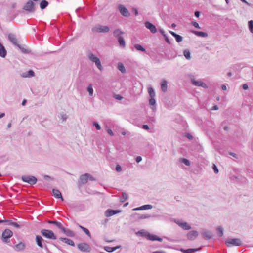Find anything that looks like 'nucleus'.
I'll list each match as a JSON object with an SVG mask.
<instances>
[{
  "mask_svg": "<svg viewBox=\"0 0 253 253\" xmlns=\"http://www.w3.org/2000/svg\"><path fill=\"white\" fill-rule=\"evenodd\" d=\"M192 33L198 37H203V38L207 37L208 36V33L204 32L193 31Z\"/></svg>",
  "mask_w": 253,
  "mask_h": 253,
  "instance_id": "5701e85b",
  "label": "nucleus"
},
{
  "mask_svg": "<svg viewBox=\"0 0 253 253\" xmlns=\"http://www.w3.org/2000/svg\"><path fill=\"white\" fill-rule=\"evenodd\" d=\"M184 136L186 137L187 139H190V133H185L184 134Z\"/></svg>",
  "mask_w": 253,
  "mask_h": 253,
  "instance_id": "774afa93",
  "label": "nucleus"
},
{
  "mask_svg": "<svg viewBox=\"0 0 253 253\" xmlns=\"http://www.w3.org/2000/svg\"><path fill=\"white\" fill-rule=\"evenodd\" d=\"M41 234L45 238L51 239L56 240L57 236L55 235L53 231L48 229H43L41 230Z\"/></svg>",
  "mask_w": 253,
  "mask_h": 253,
  "instance_id": "7ed1b4c3",
  "label": "nucleus"
},
{
  "mask_svg": "<svg viewBox=\"0 0 253 253\" xmlns=\"http://www.w3.org/2000/svg\"><path fill=\"white\" fill-rule=\"evenodd\" d=\"M87 91L88 92L89 96H93V89L91 84H89L87 87Z\"/></svg>",
  "mask_w": 253,
  "mask_h": 253,
  "instance_id": "f704fd0d",
  "label": "nucleus"
},
{
  "mask_svg": "<svg viewBox=\"0 0 253 253\" xmlns=\"http://www.w3.org/2000/svg\"><path fill=\"white\" fill-rule=\"evenodd\" d=\"M121 212V210H113V209H107L105 212V215L106 217H110L115 214H118Z\"/></svg>",
  "mask_w": 253,
  "mask_h": 253,
  "instance_id": "9d476101",
  "label": "nucleus"
},
{
  "mask_svg": "<svg viewBox=\"0 0 253 253\" xmlns=\"http://www.w3.org/2000/svg\"><path fill=\"white\" fill-rule=\"evenodd\" d=\"M148 92L150 97H154L155 96V92L152 87L149 86L148 87Z\"/></svg>",
  "mask_w": 253,
  "mask_h": 253,
  "instance_id": "473e14b6",
  "label": "nucleus"
},
{
  "mask_svg": "<svg viewBox=\"0 0 253 253\" xmlns=\"http://www.w3.org/2000/svg\"><path fill=\"white\" fill-rule=\"evenodd\" d=\"M192 83L196 86H201L203 88H207V85L201 81H196L195 80H192Z\"/></svg>",
  "mask_w": 253,
  "mask_h": 253,
  "instance_id": "412c9836",
  "label": "nucleus"
},
{
  "mask_svg": "<svg viewBox=\"0 0 253 253\" xmlns=\"http://www.w3.org/2000/svg\"><path fill=\"white\" fill-rule=\"evenodd\" d=\"M249 27L250 31L253 33V21L251 20L249 22Z\"/></svg>",
  "mask_w": 253,
  "mask_h": 253,
  "instance_id": "c03bdc74",
  "label": "nucleus"
},
{
  "mask_svg": "<svg viewBox=\"0 0 253 253\" xmlns=\"http://www.w3.org/2000/svg\"><path fill=\"white\" fill-rule=\"evenodd\" d=\"M134 47L137 50L141 51L142 52H145L146 51L145 49L139 44H135L134 45Z\"/></svg>",
  "mask_w": 253,
  "mask_h": 253,
  "instance_id": "e433bc0d",
  "label": "nucleus"
},
{
  "mask_svg": "<svg viewBox=\"0 0 253 253\" xmlns=\"http://www.w3.org/2000/svg\"><path fill=\"white\" fill-rule=\"evenodd\" d=\"M177 224L179 225L180 226H181L183 229L185 230H189L190 229V225H189L187 223L184 222V223H180V222H177Z\"/></svg>",
  "mask_w": 253,
  "mask_h": 253,
  "instance_id": "2f4dec72",
  "label": "nucleus"
},
{
  "mask_svg": "<svg viewBox=\"0 0 253 253\" xmlns=\"http://www.w3.org/2000/svg\"><path fill=\"white\" fill-rule=\"evenodd\" d=\"M35 3L31 0H29L24 5L23 9L27 11L32 12L35 10Z\"/></svg>",
  "mask_w": 253,
  "mask_h": 253,
  "instance_id": "6e6552de",
  "label": "nucleus"
},
{
  "mask_svg": "<svg viewBox=\"0 0 253 253\" xmlns=\"http://www.w3.org/2000/svg\"><path fill=\"white\" fill-rule=\"evenodd\" d=\"M201 234L202 236L207 240L211 239L212 236V233L211 231L206 229H203L202 231Z\"/></svg>",
  "mask_w": 253,
  "mask_h": 253,
  "instance_id": "4468645a",
  "label": "nucleus"
},
{
  "mask_svg": "<svg viewBox=\"0 0 253 253\" xmlns=\"http://www.w3.org/2000/svg\"><path fill=\"white\" fill-rule=\"evenodd\" d=\"M22 76L24 78L32 77L34 76V72L32 70H29L27 72L23 73Z\"/></svg>",
  "mask_w": 253,
  "mask_h": 253,
  "instance_id": "cd10ccee",
  "label": "nucleus"
},
{
  "mask_svg": "<svg viewBox=\"0 0 253 253\" xmlns=\"http://www.w3.org/2000/svg\"><path fill=\"white\" fill-rule=\"evenodd\" d=\"M88 181V173H85L82 175L79 178L78 181V184L79 185L82 184H84Z\"/></svg>",
  "mask_w": 253,
  "mask_h": 253,
  "instance_id": "ddd939ff",
  "label": "nucleus"
},
{
  "mask_svg": "<svg viewBox=\"0 0 253 253\" xmlns=\"http://www.w3.org/2000/svg\"><path fill=\"white\" fill-rule=\"evenodd\" d=\"M217 234L219 237H221L223 235V229L221 226H218L216 229Z\"/></svg>",
  "mask_w": 253,
  "mask_h": 253,
  "instance_id": "ea45409f",
  "label": "nucleus"
},
{
  "mask_svg": "<svg viewBox=\"0 0 253 253\" xmlns=\"http://www.w3.org/2000/svg\"><path fill=\"white\" fill-rule=\"evenodd\" d=\"M12 235L13 232L10 229H6L2 233L1 239L4 243H9L10 242L9 239Z\"/></svg>",
  "mask_w": 253,
  "mask_h": 253,
  "instance_id": "20e7f679",
  "label": "nucleus"
},
{
  "mask_svg": "<svg viewBox=\"0 0 253 253\" xmlns=\"http://www.w3.org/2000/svg\"><path fill=\"white\" fill-rule=\"evenodd\" d=\"M48 5V2L47 1L45 0H42L40 3V8L42 9H44Z\"/></svg>",
  "mask_w": 253,
  "mask_h": 253,
  "instance_id": "7c9ffc66",
  "label": "nucleus"
},
{
  "mask_svg": "<svg viewBox=\"0 0 253 253\" xmlns=\"http://www.w3.org/2000/svg\"><path fill=\"white\" fill-rule=\"evenodd\" d=\"M115 170L117 171V172H120L122 170V168L121 167L120 165H117L116 166V168H115Z\"/></svg>",
  "mask_w": 253,
  "mask_h": 253,
  "instance_id": "3c124183",
  "label": "nucleus"
},
{
  "mask_svg": "<svg viewBox=\"0 0 253 253\" xmlns=\"http://www.w3.org/2000/svg\"><path fill=\"white\" fill-rule=\"evenodd\" d=\"M25 247V244L23 242H20L19 244L16 245L15 246V249L18 251L24 250Z\"/></svg>",
  "mask_w": 253,
  "mask_h": 253,
  "instance_id": "c85d7f7f",
  "label": "nucleus"
},
{
  "mask_svg": "<svg viewBox=\"0 0 253 253\" xmlns=\"http://www.w3.org/2000/svg\"><path fill=\"white\" fill-rule=\"evenodd\" d=\"M61 230L67 236L73 237L75 236L74 232L70 229L65 228L64 226L62 228Z\"/></svg>",
  "mask_w": 253,
  "mask_h": 253,
  "instance_id": "dca6fc26",
  "label": "nucleus"
},
{
  "mask_svg": "<svg viewBox=\"0 0 253 253\" xmlns=\"http://www.w3.org/2000/svg\"><path fill=\"white\" fill-rule=\"evenodd\" d=\"M212 169H213L215 173L217 174L218 173L219 171H218V168L215 164H214V163L212 164Z\"/></svg>",
  "mask_w": 253,
  "mask_h": 253,
  "instance_id": "49530a36",
  "label": "nucleus"
},
{
  "mask_svg": "<svg viewBox=\"0 0 253 253\" xmlns=\"http://www.w3.org/2000/svg\"><path fill=\"white\" fill-rule=\"evenodd\" d=\"M35 242L38 247L41 248H44L46 251L48 250L47 246L45 243H48L46 240H44L40 235H36L35 237Z\"/></svg>",
  "mask_w": 253,
  "mask_h": 253,
  "instance_id": "f03ea898",
  "label": "nucleus"
},
{
  "mask_svg": "<svg viewBox=\"0 0 253 253\" xmlns=\"http://www.w3.org/2000/svg\"><path fill=\"white\" fill-rule=\"evenodd\" d=\"M161 88L163 92H166L167 90V82L166 80H163L161 83Z\"/></svg>",
  "mask_w": 253,
  "mask_h": 253,
  "instance_id": "a878e982",
  "label": "nucleus"
},
{
  "mask_svg": "<svg viewBox=\"0 0 253 253\" xmlns=\"http://www.w3.org/2000/svg\"><path fill=\"white\" fill-rule=\"evenodd\" d=\"M89 179L90 181H95V179L90 174L88 173V180Z\"/></svg>",
  "mask_w": 253,
  "mask_h": 253,
  "instance_id": "bf43d9fd",
  "label": "nucleus"
},
{
  "mask_svg": "<svg viewBox=\"0 0 253 253\" xmlns=\"http://www.w3.org/2000/svg\"><path fill=\"white\" fill-rule=\"evenodd\" d=\"M22 180L32 185L36 183L37 179L34 176L24 175L22 177Z\"/></svg>",
  "mask_w": 253,
  "mask_h": 253,
  "instance_id": "39448f33",
  "label": "nucleus"
},
{
  "mask_svg": "<svg viewBox=\"0 0 253 253\" xmlns=\"http://www.w3.org/2000/svg\"><path fill=\"white\" fill-rule=\"evenodd\" d=\"M138 219H145V214H141V215H138Z\"/></svg>",
  "mask_w": 253,
  "mask_h": 253,
  "instance_id": "052dcab7",
  "label": "nucleus"
},
{
  "mask_svg": "<svg viewBox=\"0 0 253 253\" xmlns=\"http://www.w3.org/2000/svg\"><path fill=\"white\" fill-rule=\"evenodd\" d=\"M87 56L88 59L90 61L94 63L95 64L97 68L100 71H101L103 70L102 66L101 65L100 60L98 57H97L96 56H95L94 54H93L90 51L88 52Z\"/></svg>",
  "mask_w": 253,
  "mask_h": 253,
  "instance_id": "f257e3e1",
  "label": "nucleus"
},
{
  "mask_svg": "<svg viewBox=\"0 0 253 253\" xmlns=\"http://www.w3.org/2000/svg\"><path fill=\"white\" fill-rule=\"evenodd\" d=\"M47 223H48V224H54V225H55L58 228H59L60 230L62 229V228L63 226L60 222H58L57 221L48 220L47 221Z\"/></svg>",
  "mask_w": 253,
  "mask_h": 253,
  "instance_id": "4be33fe9",
  "label": "nucleus"
},
{
  "mask_svg": "<svg viewBox=\"0 0 253 253\" xmlns=\"http://www.w3.org/2000/svg\"><path fill=\"white\" fill-rule=\"evenodd\" d=\"M110 28L107 26L98 25L95 28L97 32L106 33L109 31Z\"/></svg>",
  "mask_w": 253,
  "mask_h": 253,
  "instance_id": "9b49d317",
  "label": "nucleus"
},
{
  "mask_svg": "<svg viewBox=\"0 0 253 253\" xmlns=\"http://www.w3.org/2000/svg\"><path fill=\"white\" fill-rule=\"evenodd\" d=\"M118 69L119 71H120L122 73H125L126 72V70L125 67L123 64L121 63H119L118 64Z\"/></svg>",
  "mask_w": 253,
  "mask_h": 253,
  "instance_id": "c9c22d12",
  "label": "nucleus"
},
{
  "mask_svg": "<svg viewBox=\"0 0 253 253\" xmlns=\"http://www.w3.org/2000/svg\"><path fill=\"white\" fill-rule=\"evenodd\" d=\"M59 240L72 246H75L74 241L71 239H68L67 238L60 237L59 238Z\"/></svg>",
  "mask_w": 253,
  "mask_h": 253,
  "instance_id": "aec40b11",
  "label": "nucleus"
},
{
  "mask_svg": "<svg viewBox=\"0 0 253 253\" xmlns=\"http://www.w3.org/2000/svg\"><path fill=\"white\" fill-rule=\"evenodd\" d=\"M77 246L78 249L81 251L83 252L89 253L91 250L90 246L88 244L85 243L78 244Z\"/></svg>",
  "mask_w": 253,
  "mask_h": 253,
  "instance_id": "0eeeda50",
  "label": "nucleus"
},
{
  "mask_svg": "<svg viewBox=\"0 0 253 253\" xmlns=\"http://www.w3.org/2000/svg\"><path fill=\"white\" fill-rule=\"evenodd\" d=\"M144 25L146 28L149 29L152 33L154 34L157 32L156 26L151 22L146 21L144 23Z\"/></svg>",
  "mask_w": 253,
  "mask_h": 253,
  "instance_id": "1a4fd4ad",
  "label": "nucleus"
},
{
  "mask_svg": "<svg viewBox=\"0 0 253 253\" xmlns=\"http://www.w3.org/2000/svg\"><path fill=\"white\" fill-rule=\"evenodd\" d=\"M149 232L144 231L143 230H141L137 232L136 233V234L139 235L141 237H145L146 238H147L148 234Z\"/></svg>",
  "mask_w": 253,
  "mask_h": 253,
  "instance_id": "c756f323",
  "label": "nucleus"
},
{
  "mask_svg": "<svg viewBox=\"0 0 253 253\" xmlns=\"http://www.w3.org/2000/svg\"><path fill=\"white\" fill-rule=\"evenodd\" d=\"M184 55L187 59H190V51L188 50H185L184 52Z\"/></svg>",
  "mask_w": 253,
  "mask_h": 253,
  "instance_id": "de8ad7c7",
  "label": "nucleus"
},
{
  "mask_svg": "<svg viewBox=\"0 0 253 253\" xmlns=\"http://www.w3.org/2000/svg\"><path fill=\"white\" fill-rule=\"evenodd\" d=\"M44 178L45 179H47V180H48V179L52 180L53 179V178L52 177H51L50 176L47 175H45L44 176Z\"/></svg>",
  "mask_w": 253,
  "mask_h": 253,
  "instance_id": "e2e57ef3",
  "label": "nucleus"
},
{
  "mask_svg": "<svg viewBox=\"0 0 253 253\" xmlns=\"http://www.w3.org/2000/svg\"><path fill=\"white\" fill-rule=\"evenodd\" d=\"M19 48L21 49V50L23 53H27L29 52V50L28 49H26L23 47H21L20 46V47H19Z\"/></svg>",
  "mask_w": 253,
  "mask_h": 253,
  "instance_id": "4d7b16f0",
  "label": "nucleus"
},
{
  "mask_svg": "<svg viewBox=\"0 0 253 253\" xmlns=\"http://www.w3.org/2000/svg\"><path fill=\"white\" fill-rule=\"evenodd\" d=\"M52 193L54 195V196L58 199H61L62 201H64V199L62 196L61 193L60 191L56 189H52Z\"/></svg>",
  "mask_w": 253,
  "mask_h": 253,
  "instance_id": "a211bd4d",
  "label": "nucleus"
},
{
  "mask_svg": "<svg viewBox=\"0 0 253 253\" xmlns=\"http://www.w3.org/2000/svg\"><path fill=\"white\" fill-rule=\"evenodd\" d=\"M201 249V247H199L198 248H191V253H194L196 251L200 250Z\"/></svg>",
  "mask_w": 253,
  "mask_h": 253,
  "instance_id": "603ef678",
  "label": "nucleus"
},
{
  "mask_svg": "<svg viewBox=\"0 0 253 253\" xmlns=\"http://www.w3.org/2000/svg\"><path fill=\"white\" fill-rule=\"evenodd\" d=\"M225 243L228 247L231 246H240L242 245V242L238 238L229 239L226 241Z\"/></svg>",
  "mask_w": 253,
  "mask_h": 253,
  "instance_id": "423d86ee",
  "label": "nucleus"
},
{
  "mask_svg": "<svg viewBox=\"0 0 253 253\" xmlns=\"http://www.w3.org/2000/svg\"><path fill=\"white\" fill-rule=\"evenodd\" d=\"M142 128L145 130H148L149 129V127L147 125H144L142 126Z\"/></svg>",
  "mask_w": 253,
  "mask_h": 253,
  "instance_id": "0e129e2a",
  "label": "nucleus"
},
{
  "mask_svg": "<svg viewBox=\"0 0 253 253\" xmlns=\"http://www.w3.org/2000/svg\"><path fill=\"white\" fill-rule=\"evenodd\" d=\"M192 24L193 25V26H194L195 27L197 28L198 29L201 28L199 26L198 23H197L196 22H192Z\"/></svg>",
  "mask_w": 253,
  "mask_h": 253,
  "instance_id": "6e6d98bb",
  "label": "nucleus"
},
{
  "mask_svg": "<svg viewBox=\"0 0 253 253\" xmlns=\"http://www.w3.org/2000/svg\"><path fill=\"white\" fill-rule=\"evenodd\" d=\"M118 41L119 43L120 46L121 47L124 48L125 47L126 43H125V41L123 37L119 36V37L118 38Z\"/></svg>",
  "mask_w": 253,
  "mask_h": 253,
  "instance_id": "bb28decb",
  "label": "nucleus"
},
{
  "mask_svg": "<svg viewBox=\"0 0 253 253\" xmlns=\"http://www.w3.org/2000/svg\"><path fill=\"white\" fill-rule=\"evenodd\" d=\"M145 218H150V217H156V215H151V214H145Z\"/></svg>",
  "mask_w": 253,
  "mask_h": 253,
  "instance_id": "680f3d73",
  "label": "nucleus"
},
{
  "mask_svg": "<svg viewBox=\"0 0 253 253\" xmlns=\"http://www.w3.org/2000/svg\"><path fill=\"white\" fill-rule=\"evenodd\" d=\"M6 55L7 51L4 46L0 42V57L1 58H5Z\"/></svg>",
  "mask_w": 253,
  "mask_h": 253,
  "instance_id": "6ab92c4d",
  "label": "nucleus"
},
{
  "mask_svg": "<svg viewBox=\"0 0 253 253\" xmlns=\"http://www.w3.org/2000/svg\"><path fill=\"white\" fill-rule=\"evenodd\" d=\"M8 38L12 44L20 47V45L18 43L16 37L15 35L13 34H9L8 36Z\"/></svg>",
  "mask_w": 253,
  "mask_h": 253,
  "instance_id": "f8f14e48",
  "label": "nucleus"
},
{
  "mask_svg": "<svg viewBox=\"0 0 253 253\" xmlns=\"http://www.w3.org/2000/svg\"><path fill=\"white\" fill-rule=\"evenodd\" d=\"M181 163L185 164L186 166H190L189 159H181Z\"/></svg>",
  "mask_w": 253,
  "mask_h": 253,
  "instance_id": "a18cd8bd",
  "label": "nucleus"
},
{
  "mask_svg": "<svg viewBox=\"0 0 253 253\" xmlns=\"http://www.w3.org/2000/svg\"><path fill=\"white\" fill-rule=\"evenodd\" d=\"M114 97H115V99H116L117 100H121L123 98V97L121 96V95H119V94H115L114 95Z\"/></svg>",
  "mask_w": 253,
  "mask_h": 253,
  "instance_id": "5fc2aeb1",
  "label": "nucleus"
},
{
  "mask_svg": "<svg viewBox=\"0 0 253 253\" xmlns=\"http://www.w3.org/2000/svg\"><path fill=\"white\" fill-rule=\"evenodd\" d=\"M175 38L178 42H180L182 41V37L178 34L175 37Z\"/></svg>",
  "mask_w": 253,
  "mask_h": 253,
  "instance_id": "8fccbe9b",
  "label": "nucleus"
},
{
  "mask_svg": "<svg viewBox=\"0 0 253 253\" xmlns=\"http://www.w3.org/2000/svg\"><path fill=\"white\" fill-rule=\"evenodd\" d=\"M159 31L160 33V34L163 36V37H166V34H165V31L162 29V28H159Z\"/></svg>",
  "mask_w": 253,
  "mask_h": 253,
  "instance_id": "864d4df0",
  "label": "nucleus"
},
{
  "mask_svg": "<svg viewBox=\"0 0 253 253\" xmlns=\"http://www.w3.org/2000/svg\"><path fill=\"white\" fill-rule=\"evenodd\" d=\"M149 103L151 106H154L156 104V100L154 97H150L149 100Z\"/></svg>",
  "mask_w": 253,
  "mask_h": 253,
  "instance_id": "79ce46f5",
  "label": "nucleus"
},
{
  "mask_svg": "<svg viewBox=\"0 0 253 253\" xmlns=\"http://www.w3.org/2000/svg\"><path fill=\"white\" fill-rule=\"evenodd\" d=\"M198 235V233L197 231H191V240H194Z\"/></svg>",
  "mask_w": 253,
  "mask_h": 253,
  "instance_id": "4c0bfd02",
  "label": "nucleus"
},
{
  "mask_svg": "<svg viewBox=\"0 0 253 253\" xmlns=\"http://www.w3.org/2000/svg\"><path fill=\"white\" fill-rule=\"evenodd\" d=\"M114 36L115 37H119V36H121V35L124 34V32L120 30V29H116L114 32Z\"/></svg>",
  "mask_w": 253,
  "mask_h": 253,
  "instance_id": "72a5a7b5",
  "label": "nucleus"
},
{
  "mask_svg": "<svg viewBox=\"0 0 253 253\" xmlns=\"http://www.w3.org/2000/svg\"><path fill=\"white\" fill-rule=\"evenodd\" d=\"M7 221H8L6 223H8V225L13 226L16 228H20L23 226V224H19L18 223L13 222L11 220H7Z\"/></svg>",
  "mask_w": 253,
  "mask_h": 253,
  "instance_id": "b1692460",
  "label": "nucleus"
},
{
  "mask_svg": "<svg viewBox=\"0 0 253 253\" xmlns=\"http://www.w3.org/2000/svg\"><path fill=\"white\" fill-rule=\"evenodd\" d=\"M79 227L83 230L84 231L85 233L88 236V237H91V234L89 232V231L86 228L81 226V225H79Z\"/></svg>",
  "mask_w": 253,
  "mask_h": 253,
  "instance_id": "58836bf2",
  "label": "nucleus"
},
{
  "mask_svg": "<svg viewBox=\"0 0 253 253\" xmlns=\"http://www.w3.org/2000/svg\"><path fill=\"white\" fill-rule=\"evenodd\" d=\"M118 8L120 13L122 15L125 17H127L129 15V13L127 9L122 5H119Z\"/></svg>",
  "mask_w": 253,
  "mask_h": 253,
  "instance_id": "2eb2a0df",
  "label": "nucleus"
},
{
  "mask_svg": "<svg viewBox=\"0 0 253 253\" xmlns=\"http://www.w3.org/2000/svg\"><path fill=\"white\" fill-rule=\"evenodd\" d=\"M147 235H148V237H147V239H148L149 240L158 241L159 242H162L163 241V239L162 238L159 237L156 235L151 234L149 233Z\"/></svg>",
  "mask_w": 253,
  "mask_h": 253,
  "instance_id": "f3484780",
  "label": "nucleus"
},
{
  "mask_svg": "<svg viewBox=\"0 0 253 253\" xmlns=\"http://www.w3.org/2000/svg\"><path fill=\"white\" fill-rule=\"evenodd\" d=\"M107 131L110 135H111V136L114 135V133L113 132V131H112V130L110 128H108Z\"/></svg>",
  "mask_w": 253,
  "mask_h": 253,
  "instance_id": "13d9d810",
  "label": "nucleus"
},
{
  "mask_svg": "<svg viewBox=\"0 0 253 253\" xmlns=\"http://www.w3.org/2000/svg\"><path fill=\"white\" fill-rule=\"evenodd\" d=\"M122 195V198L121 200V202H124L126 200L128 199V195L125 192H123Z\"/></svg>",
  "mask_w": 253,
  "mask_h": 253,
  "instance_id": "a19ab883",
  "label": "nucleus"
},
{
  "mask_svg": "<svg viewBox=\"0 0 253 253\" xmlns=\"http://www.w3.org/2000/svg\"><path fill=\"white\" fill-rule=\"evenodd\" d=\"M67 117L66 114H63L62 115V119H63V121L66 120L67 119Z\"/></svg>",
  "mask_w": 253,
  "mask_h": 253,
  "instance_id": "338daca9",
  "label": "nucleus"
},
{
  "mask_svg": "<svg viewBox=\"0 0 253 253\" xmlns=\"http://www.w3.org/2000/svg\"><path fill=\"white\" fill-rule=\"evenodd\" d=\"M93 125L94 126H95V127L97 130H99L101 129V126L98 123L93 122Z\"/></svg>",
  "mask_w": 253,
  "mask_h": 253,
  "instance_id": "09e8293b",
  "label": "nucleus"
},
{
  "mask_svg": "<svg viewBox=\"0 0 253 253\" xmlns=\"http://www.w3.org/2000/svg\"><path fill=\"white\" fill-rule=\"evenodd\" d=\"M242 87L244 90H247L248 89V86L247 84H244Z\"/></svg>",
  "mask_w": 253,
  "mask_h": 253,
  "instance_id": "69168bd1",
  "label": "nucleus"
},
{
  "mask_svg": "<svg viewBox=\"0 0 253 253\" xmlns=\"http://www.w3.org/2000/svg\"><path fill=\"white\" fill-rule=\"evenodd\" d=\"M142 208H141V209H142L143 210H148L152 209L153 206L151 205L148 204L142 206Z\"/></svg>",
  "mask_w": 253,
  "mask_h": 253,
  "instance_id": "37998d69",
  "label": "nucleus"
},
{
  "mask_svg": "<svg viewBox=\"0 0 253 253\" xmlns=\"http://www.w3.org/2000/svg\"><path fill=\"white\" fill-rule=\"evenodd\" d=\"M121 247V246H117L113 247L106 246L104 247V249L108 252H113L117 249L120 248Z\"/></svg>",
  "mask_w": 253,
  "mask_h": 253,
  "instance_id": "393cba45",
  "label": "nucleus"
}]
</instances>
